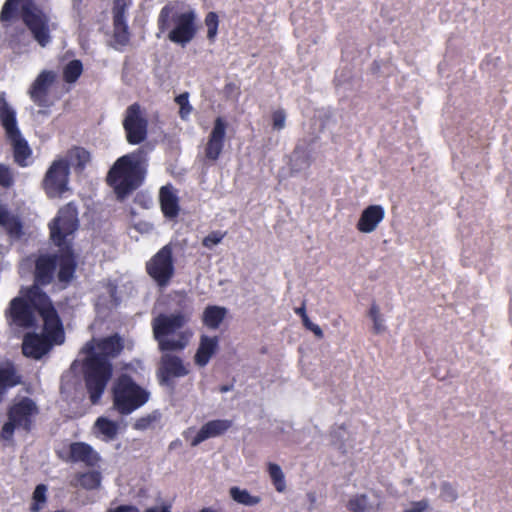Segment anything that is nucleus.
Returning <instances> with one entry per match:
<instances>
[{
    "label": "nucleus",
    "instance_id": "obj_1",
    "mask_svg": "<svg viewBox=\"0 0 512 512\" xmlns=\"http://www.w3.org/2000/svg\"><path fill=\"white\" fill-rule=\"evenodd\" d=\"M78 226V211L73 203L60 208L49 224L50 238L60 248V253L41 254L35 259L33 284L28 286V296L41 306L51 299L42 288L52 284L55 276L61 283H69L74 277L77 259L68 238L73 236Z\"/></svg>",
    "mask_w": 512,
    "mask_h": 512
},
{
    "label": "nucleus",
    "instance_id": "obj_2",
    "mask_svg": "<svg viewBox=\"0 0 512 512\" xmlns=\"http://www.w3.org/2000/svg\"><path fill=\"white\" fill-rule=\"evenodd\" d=\"M124 344L118 334L88 341L82 348L86 355L82 363L83 377L92 404L99 403L113 374L112 358L123 350Z\"/></svg>",
    "mask_w": 512,
    "mask_h": 512
},
{
    "label": "nucleus",
    "instance_id": "obj_3",
    "mask_svg": "<svg viewBox=\"0 0 512 512\" xmlns=\"http://www.w3.org/2000/svg\"><path fill=\"white\" fill-rule=\"evenodd\" d=\"M19 17L41 47L51 42L50 17L34 0H5L0 11L2 27L8 28Z\"/></svg>",
    "mask_w": 512,
    "mask_h": 512
},
{
    "label": "nucleus",
    "instance_id": "obj_4",
    "mask_svg": "<svg viewBox=\"0 0 512 512\" xmlns=\"http://www.w3.org/2000/svg\"><path fill=\"white\" fill-rule=\"evenodd\" d=\"M28 295V287H26L21 289L19 296L10 301L6 315L11 323L21 328H32L37 323L36 312L42 318L46 330H53L59 334L61 318L52 300L48 299V303L43 302L41 306L38 302L31 300Z\"/></svg>",
    "mask_w": 512,
    "mask_h": 512
},
{
    "label": "nucleus",
    "instance_id": "obj_5",
    "mask_svg": "<svg viewBox=\"0 0 512 512\" xmlns=\"http://www.w3.org/2000/svg\"><path fill=\"white\" fill-rule=\"evenodd\" d=\"M196 19V13L193 10L181 11L179 2H168L158 14L157 37L166 34L172 43L184 47L194 39L197 33Z\"/></svg>",
    "mask_w": 512,
    "mask_h": 512
},
{
    "label": "nucleus",
    "instance_id": "obj_6",
    "mask_svg": "<svg viewBox=\"0 0 512 512\" xmlns=\"http://www.w3.org/2000/svg\"><path fill=\"white\" fill-rule=\"evenodd\" d=\"M146 169L136 152L119 157L109 169L106 183L118 200H124L143 183Z\"/></svg>",
    "mask_w": 512,
    "mask_h": 512
},
{
    "label": "nucleus",
    "instance_id": "obj_7",
    "mask_svg": "<svg viewBox=\"0 0 512 512\" xmlns=\"http://www.w3.org/2000/svg\"><path fill=\"white\" fill-rule=\"evenodd\" d=\"M40 414L36 401L28 396L14 399L6 410L7 420L0 429V439L13 442L15 431L29 434L36 425V419Z\"/></svg>",
    "mask_w": 512,
    "mask_h": 512
},
{
    "label": "nucleus",
    "instance_id": "obj_8",
    "mask_svg": "<svg viewBox=\"0 0 512 512\" xmlns=\"http://www.w3.org/2000/svg\"><path fill=\"white\" fill-rule=\"evenodd\" d=\"M187 323V318L182 313L160 314L152 321L154 339L162 352L182 351L190 339V333L181 331L173 339L168 338Z\"/></svg>",
    "mask_w": 512,
    "mask_h": 512
},
{
    "label": "nucleus",
    "instance_id": "obj_9",
    "mask_svg": "<svg viewBox=\"0 0 512 512\" xmlns=\"http://www.w3.org/2000/svg\"><path fill=\"white\" fill-rule=\"evenodd\" d=\"M150 393L128 374H121L113 386V404L121 415H129L148 402Z\"/></svg>",
    "mask_w": 512,
    "mask_h": 512
},
{
    "label": "nucleus",
    "instance_id": "obj_10",
    "mask_svg": "<svg viewBox=\"0 0 512 512\" xmlns=\"http://www.w3.org/2000/svg\"><path fill=\"white\" fill-rule=\"evenodd\" d=\"M147 275L160 288L167 287L175 275V259L172 243L160 248L145 264Z\"/></svg>",
    "mask_w": 512,
    "mask_h": 512
},
{
    "label": "nucleus",
    "instance_id": "obj_11",
    "mask_svg": "<svg viewBox=\"0 0 512 512\" xmlns=\"http://www.w3.org/2000/svg\"><path fill=\"white\" fill-rule=\"evenodd\" d=\"M43 334L27 333L22 342V353L26 357L40 359L52 347L53 344H62L65 339L63 324L61 323V332H53L43 327Z\"/></svg>",
    "mask_w": 512,
    "mask_h": 512
},
{
    "label": "nucleus",
    "instance_id": "obj_12",
    "mask_svg": "<svg viewBox=\"0 0 512 512\" xmlns=\"http://www.w3.org/2000/svg\"><path fill=\"white\" fill-rule=\"evenodd\" d=\"M122 124L129 144L138 145L146 140L149 121L139 103L127 107Z\"/></svg>",
    "mask_w": 512,
    "mask_h": 512
},
{
    "label": "nucleus",
    "instance_id": "obj_13",
    "mask_svg": "<svg viewBox=\"0 0 512 512\" xmlns=\"http://www.w3.org/2000/svg\"><path fill=\"white\" fill-rule=\"evenodd\" d=\"M70 165L66 159L52 162L45 173L42 187L48 198L61 197L68 190Z\"/></svg>",
    "mask_w": 512,
    "mask_h": 512
},
{
    "label": "nucleus",
    "instance_id": "obj_14",
    "mask_svg": "<svg viewBox=\"0 0 512 512\" xmlns=\"http://www.w3.org/2000/svg\"><path fill=\"white\" fill-rule=\"evenodd\" d=\"M57 456L65 462H82L88 467H94L100 461L99 454L85 442H71L67 447L58 450Z\"/></svg>",
    "mask_w": 512,
    "mask_h": 512
},
{
    "label": "nucleus",
    "instance_id": "obj_15",
    "mask_svg": "<svg viewBox=\"0 0 512 512\" xmlns=\"http://www.w3.org/2000/svg\"><path fill=\"white\" fill-rule=\"evenodd\" d=\"M227 127L228 123L223 117L219 116L214 120L204 146V156L207 161L215 163L220 158L226 141Z\"/></svg>",
    "mask_w": 512,
    "mask_h": 512
},
{
    "label": "nucleus",
    "instance_id": "obj_16",
    "mask_svg": "<svg viewBox=\"0 0 512 512\" xmlns=\"http://www.w3.org/2000/svg\"><path fill=\"white\" fill-rule=\"evenodd\" d=\"M132 5V0H113V39L119 46L130 42V32L126 23V12Z\"/></svg>",
    "mask_w": 512,
    "mask_h": 512
},
{
    "label": "nucleus",
    "instance_id": "obj_17",
    "mask_svg": "<svg viewBox=\"0 0 512 512\" xmlns=\"http://www.w3.org/2000/svg\"><path fill=\"white\" fill-rule=\"evenodd\" d=\"M189 370L183 360L169 353H164L160 358L157 376L161 385H169L174 378L184 377Z\"/></svg>",
    "mask_w": 512,
    "mask_h": 512
},
{
    "label": "nucleus",
    "instance_id": "obj_18",
    "mask_svg": "<svg viewBox=\"0 0 512 512\" xmlns=\"http://www.w3.org/2000/svg\"><path fill=\"white\" fill-rule=\"evenodd\" d=\"M56 77V73L52 70H43L38 74L28 90L30 99L35 104L39 106L46 104L49 89L56 81Z\"/></svg>",
    "mask_w": 512,
    "mask_h": 512
},
{
    "label": "nucleus",
    "instance_id": "obj_19",
    "mask_svg": "<svg viewBox=\"0 0 512 512\" xmlns=\"http://www.w3.org/2000/svg\"><path fill=\"white\" fill-rule=\"evenodd\" d=\"M232 425V420L228 419H215L208 421L199 429L197 434L191 438L190 445L192 447H196L209 438L221 436L225 434Z\"/></svg>",
    "mask_w": 512,
    "mask_h": 512
},
{
    "label": "nucleus",
    "instance_id": "obj_20",
    "mask_svg": "<svg viewBox=\"0 0 512 512\" xmlns=\"http://www.w3.org/2000/svg\"><path fill=\"white\" fill-rule=\"evenodd\" d=\"M384 217L385 210L381 205H369L362 211L356 228L361 233H371L376 230Z\"/></svg>",
    "mask_w": 512,
    "mask_h": 512
},
{
    "label": "nucleus",
    "instance_id": "obj_21",
    "mask_svg": "<svg viewBox=\"0 0 512 512\" xmlns=\"http://www.w3.org/2000/svg\"><path fill=\"white\" fill-rule=\"evenodd\" d=\"M22 384V375L13 363L0 366V404L5 400L8 392Z\"/></svg>",
    "mask_w": 512,
    "mask_h": 512
},
{
    "label": "nucleus",
    "instance_id": "obj_22",
    "mask_svg": "<svg viewBox=\"0 0 512 512\" xmlns=\"http://www.w3.org/2000/svg\"><path fill=\"white\" fill-rule=\"evenodd\" d=\"M0 124L5 130V135H17L20 131L17 125L16 112L8 104L6 93L0 92Z\"/></svg>",
    "mask_w": 512,
    "mask_h": 512
},
{
    "label": "nucleus",
    "instance_id": "obj_23",
    "mask_svg": "<svg viewBox=\"0 0 512 512\" xmlns=\"http://www.w3.org/2000/svg\"><path fill=\"white\" fill-rule=\"evenodd\" d=\"M160 207L166 218L173 219L179 214V198L171 186H163L159 192Z\"/></svg>",
    "mask_w": 512,
    "mask_h": 512
},
{
    "label": "nucleus",
    "instance_id": "obj_24",
    "mask_svg": "<svg viewBox=\"0 0 512 512\" xmlns=\"http://www.w3.org/2000/svg\"><path fill=\"white\" fill-rule=\"evenodd\" d=\"M12 145L14 161L20 167L28 166V159L32 156V150L28 142L22 137L21 132L17 135L6 136Z\"/></svg>",
    "mask_w": 512,
    "mask_h": 512
},
{
    "label": "nucleus",
    "instance_id": "obj_25",
    "mask_svg": "<svg viewBox=\"0 0 512 512\" xmlns=\"http://www.w3.org/2000/svg\"><path fill=\"white\" fill-rule=\"evenodd\" d=\"M217 348L218 338L216 336L209 337L203 335L200 339V344L194 357L195 363L200 367L206 366L211 357L215 354Z\"/></svg>",
    "mask_w": 512,
    "mask_h": 512
},
{
    "label": "nucleus",
    "instance_id": "obj_26",
    "mask_svg": "<svg viewBox=\"0 0 512 512\" xmlns=\"http://www.w3.org/2000/svg\"><path fill=\"white\" fill-rule=\"evenodd\" d=\"M350 512H380V503H371L366 494L353 495L346 504Z\"/></svg>",
    "mask_w": 512,
    "mask_h": 512
},
{
    "label": "nucleus",
    "instance_id": "obj_27",
    "mask_svg": "<svg viewBox=\"0 0 512 512\" xmlns=\"http://www.w3.org/2000/svg\"><path fill=\"white\" fill-rule=\"evenodd\" d=\"M226 315V309L220 306H208L203 313V323L211 329H217Z\"/></svg>",
    "mask_w": 512,
    "mask_h": 512
},
{
    "label": "nucleus",
    "instance_id": "obj_28",
    "mask_svg": "<svg viewBox=\"0 0 512 512\" xmlns=\"http://www.w3.org/2000/svg\"><path fill=\"white\" fill-rule=\"evenodd\" d=\"M48 487L45 484H38L33 493L31 498V503L29 506L30 512H40L43 510L48 502Z\"/></svg>",
    "mask_w": 512,
    "mask_h": 512
},
{
    "label": "nucleus",
    "instance_id": "obj_29",
    "mask_svg": "<svg viewBox=\"0 0 512 512\" xmlns=\"http://www.w3.org/2000/svg\"><path fill=\"white\" fill-rule=\"evenodd\" d=\"M230 497L244 506H256L261 502V497L251 495L248 490L233 486L229 490Z\"/></svg>",
    "mask_w": 512,
    "mask_h": 512
},
{
    "label": "nucleus",
    "instance_id": "obj_30",
    "mask_svg": "<svg viewBox=\"0 0 512 512\" xmlns=\"http://www.w3.org/2000/svg\"><path fill=\"white\" fill-rule=\"evenodd\" d=\"M78 485L86 490L97 489L101 484V474L98 471H88L76 475Z\"/></svg>",
    "mask_w": 512,
    "mask_h": 512
},
{
    "label": "nucleus",
    "instance_id": "obj_31",
    "mask_svg": "<svg viewBox=\"0 0 512 512\" xmlns=\"http://www.w3.org/2000/svg\"><path fill=\"white\" fill-rule=\"evenodd\" d=\"M95 428L106 440H113L118 434V424L106 417H99L95 422Z\"/></svg>",
    "mask_w": 512,
    "mask_h": 512
},
{
    "label": "nucleus",
    "instance_id": "obj_32",
    "mask_svg": "<svg viewBox=\"0 0 512 512\" xmlns=\"http://www.w3.org/2000/svg\"><path fill=\"white\" fill-rule=\"evenodd\" d=\"M71 164L77 171H83L90 162L91 156L89 151L83 147H74L70 151Z\"/></svg>",
    "mask_w": 512,
    "mask_h": 512
},
{
    "label": "nucleus",
    "instance_id": "obj_33",
    "mask_svg": "<svg viewBox=\"0 0 512 512\" xmlns=\"http://www.w3.org/2000/svg\"><path fill=\"white\" fill-rule=\"evenodd\" d=\"M82 72V62L78 59L71 60L63 68V79L66 83H75L80 78Z\"/></svg>",
    "mask_w": 512,
    "mask_h": 512
},
{
    "label": "nucleus",
    "instance_id": "obj_34",
    "mask_svg": "<svg viewBox=\"0 0 512 512\" xmlns=\"http://www.w3.org/2000/svg\"><path fill=\"white\" fill-rule=\"evenodd\" d=\"M268 473L273 482L275 489L278 492H283L286 489L285 477L281 467L275 463L268 464Z\"/></svg>",
    "mask_w": 512,
    "mask_h": 512
},
{
    "label": "nucleus",
    "instance_id": "obj_35",
    "mask_svg": "<svg viewBox=\"0 0 512 512\" xmlns=\"http://www.w3.org/2000/svg\"><path fill=\"white\" fill-rule=\"evenodd\" d=\"M368 315L373 322V332L375 334H380L386 330L383 315L380 312L379 306L375 302L371 304Z\"/></svg>",
    "mask_w": 512,
    "mask_h": 512
},
{
    "label": "nucleus",
    "instance_id": "obj_36",
    "mask_svg": "<svg viewBox=\"0 0 512 512\" xmlns=\"http://www.w3.org/2000/svg\"><path fill=\"white\" fill-rule=\"evenodd\" d=\"M11 238L19 239L23 235V225L20 219L14 215L2 225Z\"/></svg>",
    "mask_w": 512,
    "mask_h": 512
},
{
    "label": "nucleus",
    "instance_id": "obj_37",
    "mask_svg": "<svg viewBox=\"0 0 512 512\" xmlns=\"http://www.w3.org/2000/svg\"><path fill=\"white\" fill-rule=\"evenodd\" d=\"M205 25L207 27V38L213 43L216 39L218 33L219 26V17L216 12H208L204 19Z\"/></svg>",
    "mask_w": 512,
    "mask_h": 512
},
{
    "label": "nucleus",
    "instance_id": "obj_38",
    "mask_svg": "<svg viewBox=\"0 0 512 512\" xmlns=\"http://www.w3.org/2000/svg\"><path fill=\"white\" fill-rule=\"evenodd\" d=\"M175 102L179 105V116L181 119L186 120L191 114L193 107L189 102V93L183 92L175 97Z\"/></svg>",
    "mask_w": 512,
    "mask_h": 512
},
{
    "label": "nucleus",
    "instance_id": "obj_39",
    "mask_svg": "<svg viewBox=\"0 0 512 512\" xmlns=\"http://www.w3.org/2000/svg\"><path fill=\"white\" fill-rule=\"evenodd\" d=\"M226 232L221 231H212L207 236H205L202 240V245L205 248L211 249L215 245L219 244L223 238L225 237Z\"/></svg>",
    "mask_w": 512,
    "mask_h": 512
},
{
    "label": "nucleus",
    "instance_id": "obj_40",
    "mask_svg": "<svg viewBox=\"0 0 512 512\" xmlns=\"http://www.w3.org/2000/svg\"><path fill=\"white\" fill-rule=\"evenodd\" d=\"M440 497L444 501L452 502L457 499V492L450 483L444 482L440 488Z\"/></svg>",
    "mask_w": 512,
    "mask_h": 512
},
{
    "label": "nucleus",
    "instance_id": "obj_41",
    "mask_svg": "<svg viewBox=\"0 0 512 512\" xmlns=\"http://www.w3.org/2000/svg\"><path fill=\"white\" fill-rule=\"evenodd\" d=\"M155 421H156V417L149 414V415L138 418L133 423V428L138 431H144V430L149 429Z\"/></svg>",
    "mask_w": 512,
    "mask_h": 512
},
{
    "label": "nucleus",
    "instance_id": "obj_42",
    "mask_svg": "<svg viewBox=\"0 0 512 512\" xmlns=\"http://www.w3.org/2000/svg\"><path fill=\"white\" fill-rule=\"evenodd\" d=\"M14 178L10 169L0 164V185L4 188H9L13 185Z\"/></svg>",
    "mask_w": 512,
    "mask_h": 512
},
{
    "label": "nucleus",
    "instance_id": "obj_43",
    "mask_svg": "<svg viewBox=\"0 0 512 512\" xmlns=\"http://www.w3.org/2000/svg\"><path fill=\"white\" fill-rule=\"evenodd\" d=\"M286 113L283 109H278L272 113V124L274 130H282L285 127Z\"/></svg>",
    "mask_w": 512,
    "mask_h": 512
},
{
    "label": "nucleus",
    "instance_id": "obj_44",
    "mask_svg": "<svg viewBox=\"0 0 512 512\" xmlns=\"http://www.w3.org/2000/svg\"><path fill=\"white\" fill-rule=\"evenodd\" d=\"M302 324L307 330L313 332L318 339H322L324 337L320 326L313 323L308 316H305L304 319H302Z\"/></svg>",
    "mask_w": 512,
    "mask_h": 512
},
{
    "label": "nucleus",
    "instance_id": "obj_45",
    "mask_svg": "<svg viewBox=\"0 0 512 512\" xmlns=\"http://www.w3.org/2000/svg\"><path fill=\"white\" fill-rule=\"evenodd\" d=\"M144 512H172V504L163 501L161 505L148 507L144 510Z\"/></svg>",
    "mask_w": 512,
    "mask_h": 512
},
{
    "label": "nucleus",
    "instance_id": "obj_46",
    "mask_svg": "<svg viewBox=\"0 0 512 512\" xmlns=\"http://www.w3.org/2000/svg\"><path fill=\"white\" fill-rule=\"evenodd\" d=\"M107 512H140L134 505H119L115 508L108 509Z\"/></svg>",
    "mask_w": 512,
    "mask_h": 512
},
{
    "label": "nucleus",
    "instance_id": "obj_47",
    "mask_svg": "<svg viewBox=\"0 0 512 512\" xmlns=\"http://www.w3.org/2000/svg\"><path fill=\"white\" fill-rule=\"evenodd\" d=\"M224 92L228 95L232 94L233 92L239 93V87L235 83L229 82L225 84Z\"/></svg>",
    "mask_w": 512,
    "mask_h": 512
},
{
    "label": "nucleus",
    "instance_id": "obj_48",
    "mask_svg": "<svg viewBox=\"0 0 512 512\" xmlns=\"http://www.w3.org/2000/svg\"><path fill=\"white\" fill-rule=\"evenodd\" d=\"M12 216L7 209L0 206V225L2 226Z\"/></svg>",
    "mask_w": 512,
    "mask_h": 512
},
{
    "label": "nucleus",
    "instance_id": "obj_49",
    "mask_svg": "<svg viewBox=\"0 0 512 512\" xmlns=\"http://www.w3.org/2000/svg\"><path fill=\"white\" fill-rule=\"evenodd\" d=\"M294 312L301 317V320L304 319L305 316H308L306 313V305L305 302L302 303L300 307H296Z\"/></svg>",
    "mask_w": 512,
    "mask_h": 512
},
{
    "label": "nucleus",
    "instance_id": "obj_50",
    "mask_svg": "<svg viewBox=\"0 0 512 512\" xmlns=\"http://www.w3.org/2000/svg\"><path fill=\"white\" fill-rule=\"evenodd\" d=\"M427 508V502L424 500L418 501V512H423Z\"/></svg>",
    "mask_w": 512,
    "mask_h": 512
},
{
    "label": "nucleus",
    "instance_id": "obj_51",
    "mask_svg": "<svg viewBox=\"0 0 512 512\" xmlns=\"http://www.w3.org/2000/svg\"><path fill=\"white\" fill-rule=\"evenodd\" d=\"M180 444H181V442L179 440L172 441L169 445V449H173Z\"/></svg>",
    "mask_w": 512,
    "mask_h": 512
},
{
    "label": "nucleus",
    "instance_id": "obj_52",
    "mask_svg": "<svg viewBox=\"0 0 512 512\" xmlns=\"http://www.w3.org/2000/svg\"><path fill=\"white\" fill-rule=\"evenodd\" d=\"M308 498L311 501V503H314L316 500L315 494L313 492L308 493Z\"/></svg>",
    "mask_w": 512,
    "mask_h": 512
},
{
    "label": "nucleus",
    "instance_id": "obj_53",
    "mask_svg": "<svg viewBox=\"0 0 512 512\" xmlns=\"http://www.w3.org/2000/svg\"><path fill=\"white\" fill-rule=\"evenodd\" d=\"M192 431V428H189L188 430H186L184 433H183V436L185 437L186 440L189 439V435Z\"/></svg>",
    "mask_w": 512,
    "mask_h": 512
},
{
    "label": "nucleus",
    "instance_id": "obj_54",
    "mask_svg": "<svg viewBox=\"0 0 512 512\" xmlns=\"http://www.w3.org/2000/svg\"><path fill=\"white\" fill-rule=\"evenodd\" d=\"M231 388L229 386H221L220 387V392H227L229 391Z\"/></svg>",
    "mask_w": 512,
    "mask_h": 512
},
{
    "label": "nucleus",
    "instance_id": "obj_55",
    "mask_svg": "<svg viewBox=\"0 0 512 512\" xmlns=\"http://www.w3.org/2000/svg\"><path fill=\"white\" fill-rule=\"evenodd\" d=\"M200 512H216V511L212 508H203L200 510Z\"/></svg>",
    "mask_w": 512,
    "mask_h": 512
},
{
    "label": "nucleus",
    "instance_id": "obj_56",
    "mask_svg": "<svg viewBox=\"0 0 512 512\" xmlns=\"http://www.w3.org/2000/svg\"><path fill=\"white\" fill-rule=\"evenodd\" d=\"M404 512H416V506L413 505L410 509H408Z\"/></svg>",
    "mask_w": 512,
    "mask_h": 512
}]
</instances>
